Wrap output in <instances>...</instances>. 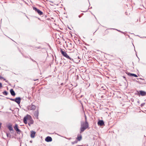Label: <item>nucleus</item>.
<instances>
[{"instance_id": "nucleus-1", "label": "nucleus", "mask_w": 146, "mask_h": 146, "mask_svg": "<svg viewBox=\"0 0 146 146\" xmlns=\"http://www.w3.org/2000/svg\"><path fill=\"white\" fill-rule=\"evenodd\" d=\"M81 125L80 133L83 132L86 129L88 128L89 126L88 122H81Z\"/></svg>"}, {"instance_id": "nucleus-2", "label": "nucleus", "mask_w": 146, "mask_h": 146, "mask_svg": "<svg viewBox=\"0 0 146 146\" xmlns=\"http://www.w3.org/2000/svg\"><path fill=\"white\" fill-rule=\"evenodd\" d=\"M32 119V117L30 115L27 114L24 117L23 119L24 122L26 124L27 123V120L29 121Z\"/></svg>"}, {"instance_id": "nucleus-3", "label": "nucleus", "mask_w": 146, "mask_h": 146, "mask_svg": "<svg viewBox=\"0 0 146 146\" xmlns=\"http://www.w3.org/2000/svg\"><path fill=\"white\" fill-rule=\"evenodd\" d=\"M33 9L39 15H42L43 14V13L42 12L40 11L39 9H37L36 8L33 7Z\"/></svg>"}, {"instance_id": "nucleus-4", "label": "nucleus", "mask_w": 146, "mask_h": 146, "mask_svg": "<svg viewBox=\"0 0 146 146\" xmlns=\"http://www.w3.org/2000/svg\"><path fill=\"white\" fill-rule=\"evenodd\" d=\"M14 128L17 131V133L19 134H20L21 131L18 129L17 124H16L15 126H14Z\"/></svg>"}, {"instance_id": "nucleus-5", "label": "nucleus", "mask_w": 146, "mask_h": 146, "mask_svg": "<svg viewBox=\"0 0 146 146\" xmlns=\"http://www.w3.org/2000/svg\"><path fill=\"white\" fill-rule=\"evenodd\" d=\"M60 52L62 54L64 57L67 58V57H69V56L64 51H63L61 49L60 50Z\"/></svg>"}, {"instance_id": "nucleus-6", "label": "nucleus", "mask_w": 146, "mask_h": 146, "mask_svg": "<svg viewBox=\"0 0 146 146\" xmlns=\"http://www.w3.org/2000/svg\"><path fill=\"white\" fill-rule=\"evenodd\" d=\"M7 127L8 128V129L9 130L11 131H12L13 132V129L12 125L11 124H9L7 126Z\"/></svg>"}, {"instance_id": "nucleus-7", "label": "nucleus", "mask_w": 146, "mask_h": 146, "mask_svg": "<svg viewBox=\"0 0 146 146\" xmlns=\"http://www.w3.org/2000/svg\"><path fill=\"white\" fill-rule=\"evenodd\" d=\"M21 101V98L19 97L16 98H15V102H16L18 104H20Z\"/></svg>"}, {"instance_id": "nucleus-8", "label": "nucleus", "mask_w": 146, "mask_h": 146, "mask_svg": "<svg viewBox=\"0 0 146 146\" xmlns=\"http://www.w3.org/2000/svg\"><path fill=\"white\" fill-rule=\"evenodd\" d=\"M45 140L46 142H49L51 141H52V139L51 137L48 136L46 138Z\"/></svg>"}, {"instance_id": "nucleus-9", "label": "nucleus", "mask_w": 146, "mask_h": 146, "mask_svg": "<svg viewBox=\"0 0 146 146\" xmlns=\"http://www.w3.org/2000/svg\"><path fill=\"white\" fill-rule=\"evenodd\" d=\"M98 124L99 125L102 126L104 125V122L102 120H99L98 122Z\"/></svg>"}, {"instance_id": "nucleus-10", "label": "nucleus", "mask_w": 146, "mask_h": 146, "mask_svg": "<svg viewBox=\"0 0 146 146\" xmlns=\"http://www.w3.org/2000/svg\"><path fill=\"white\" fill-rule=\"evenodd\" d=\"M36 133V132L35 131H31V137L32 138H34L35 137V134Z\"/></svg>"}, {"instance_id": "nucleus-11", "label": "nucleus", "mask_w": 146, "mask_h": 146, "mask_svg": "<svg viewBox=\"0 0 146 146\" xmlns=\"http://www.w3.org/2000/svg\"><path fill=\"white\" fill-rule=\"evenodd\" d=\"M36 107L34 105L32 104L31 106H30V110H35L36 109Z\"/></svg>"}, {"instance_id": "nucleus-12", "label": "nucleus", "mask_w": 146, "mask_h": 146, "mask_svg": "<svg viewBox=\"0 0 146 146\" xmlns=\"http://www.w3.org/2000/svg\"><path fill=\"white\" fill-rule=\"evenodd\" d=\"M139 94L141 96H145L146 95V92L144 91H139Z\"/></svg>"}, {"instance_id": "nucleus-13", "label": "nucleus", "mask_w": 146, "mask_h": 146, "mask_svg": "<svg viewBox=\"0 0 146 146\" xmlns=\"http://www.w3.org/2000/svg\"><path fill=\"white\" fill-rule=\"evenodd\" d=\"M39 112L38 110L35 111L34 113V116L37 118H38V115Z\"/></svg>"}, {"instance_id": "nucleus-14", "label": "nucleus", "mask_w": 146, "mask_h": 146, "mask_svg": "<svg viewBox=\"0 0 146 146\" xmlns=\"http://www.w3.org/2000/svg\"><path fill=\"white\" fill-rule=\"evenodd\" d=\"M10 92L11 95L13 96H15V92L13 89H11L10 90Z\"/></svg>"}, {"instance_id": "nucleus-15", "label": "nucleus", "mask_w": 146, "mask_h": 146, "mask_svg": "<svg viewBox=\"0 0 146 146\" xmlns=\"http://www.w3.org/2000/svg\"><path fill=\"white\" fill-rule=\"evenodd\" d=\"M67 58L70 60L69 61V62L71 63H72V62H74V60L73 59L71 58L69 56V57H67Z\"/></svg>"}, {"instance_id": "nucleus-16", "label": "nucleus", "mask_w": 146, "mask_h": 146, "mask_svg": "<svg viewBox=\"0 0 146 146\" xmlns=\"http://www.w3.org/2000/svg\"><path fill=\"white\" fill-rule=\"evenodd\" d=\"M29 122L28 123V125L30 126L31 125L33 124V123L34 121L33 119H31L30 121H29Z\"/></svg>"}, {"instance_id": "nucleus-17", "label": "nucleus", "mask_w": 146, "mask_h": 146, "mask_svg": "<svg viewBox=\"0 0 146 146\" xmlns=\"http://www.w3.org/2000/svg\"><path fill=\"white\" fill-rule=\"evenodd\" d=\"M128 75L129 76H133L135 77H137V75H136L135 74H134L129 73L128 74Z\"/></svg>"}, {"instance_id": "nucleus-18", "label": "nucleus", "mask_w": 146, "mask_h": 146, "mask_svg": "<svg viewBox=\"0 0 146 146\" xmlns=\"http://www.w3.org/2000/svg\"><path fill=\"white\" fill-rule=\"evenodd\" d=\"M82 139V136L81 135L78 136L77 139L78 140V141H80Z\"/></svg>"}, {"instance_id": "nucleus-19", "label": "nucleus", "mask_w": 146, "mask_h": 146, "mask_svg": "<svg viewBox=\"0 0 146 146\" xmlns=\"http://www.w3.org/2000/svg\"><path fill=\"white\" fill-rule=\"evenodd\" d=\"M3 94L5 95H7L8 94V92L6 91H4L3 92Z\"/></svg>"}, {"instance_id": "nucleus-20", "label": "nucleus", "mask_w": 146, "mask_h": 146, "mask_svg": "<svg viewBox=\"0 0 146 146\" xmlns=\"http://www.w3.org/2000/svg\"><path fill=\"white\" fill-rule=\"evenodd\" d=\"M77 143V140H75V141L73 142H72L71 143L72 145L74 144H75Z\"/></svg>"}, {"instance_id": "nucleus-21", "label": "nucleus", "mask_w": 146, "mask_h": 146, "mask_svg": "<svg viewBox=\"0 0 146 146\" xmlns=\"http://www.w3.org/2000/svg\"><path fill=\"white\" fill-rule=\"evenodd\" d=\"M7 98L9 99L11 101H14V102L15 101V99L9 98Z\"/></svg>"}, {"instance_id": "nucleus-22", "label": "nucleus", "mask_w": 146, "mask_h": 146, "mask_svg": "<svg viewBox=\"0 0 146 146\" xmlns=\"http://www.w3.org/2000/svg\"><path fill=\"white\" fill-rule=\"evenodd\" d=\"M0 79H3L4 80H6V79H5L3 77L1 76H0Z\"/></svg>"}, {"instance_id": "nucleus-23", "label": "nucleus", "mask_w": 146, "mask_h": 146, "mask_svg": "<svg viewBox=\"0 0 146 146\" xmlns=\"http://www.w3.org/2000/svg\"><path fill=\"white\" fill-rule=\"evenodd\" d=\"M85 122H87V117H86V115H85Z\"/></svg>"}, {"instance_id": "nucleus-24", "label": "nucleus", "mask_w": 146, "mask_h": 146, "mask_svg": "<svg viewBox=\"0 0 146 146\" xmlns=\"http://www.w3.org/2000/svg\"><path fill=\"white\" fill-rule=\"evenodd\" d=\"M144 104H145V103H142V104H141V107H142V106H144Z\"/></svg>"}, {"instance_id": "nucleus-25", "label": "nucleus", "mask_w": 146, "mask_h": 146, "mask_svg": "<svg viewBox=\"0 0 146 146\" xmlns=\"http://www.w3.org/2000/svg\"><path fill=\"white\" fill-rule=\"evenodd\" d=\"M7 137H9V136H11L10 135V134H9V133H7Z\"/></svg>"}, {"instance_id": "nucleus-26", "label": "nucleus", "mask_w": 146, "mask_h": 146, "mask_svg": "<svg viewBox=\"0 0 146 146\" xmlns=\"http://www.w3.org/2000/svg\"><path fill=\"white\" fill-rule=\"evenodd\" d=\"M2 87V84L0 82V88H1Z\"/></svg>"}, {"instance_id": "nucleus-27", "label": "nucleus", "mask_w": 146, "mask_h": 146, "mask_svg": "<svg viewBox=\"0 0 146 146\" xmlns=\"http://www.w3.org/2000/svg\"><path fill=\"white\" fill-rule=\"evenodd\" d=\"M1 124H2V123H0V129L1 128Z\"/></svg>"}, {"instance_id": "nucleus-28", "label": "nucleus", "mask_w": 146, "mask_h": 146, "mask_svg": "<svg viewBox=\"0 0 146 146\" xmlns=\"http://www.w3.org/2000/svg\"><path fill=\"white\" fill-rule=\"evenodd\" d=\"M38 80V79H36V80H34L35 81L37 80Z\"/></svg>"}, {"instance_id": "nucleus-29", "label": "nucleus", "mask_w": 146, "mask_h": 146, "mask_svg": "<svg viewBox=\"0 0 146 146\" xmlns=\"http://www.w3.org/2000/svg\"><path fill=\"white\" fill-rule=\"evenodd\" d=\"M123 77V78H125V77H124V76Z\"/></svg>"}, {"instance_id": "nucleus-30", "label": "nucleus", "mask_w": 146, "mask_h": 146, "mask_svg": "<svg viewBox=\"0 0 146 146\" xmlns=\"http://www.w3.org/2000/svg\"><path fill=\"white\" fill-rule=\"evenodd\" d=\"M71 139V138H70L69 139Z\"/></svg>"}, {"instance_id": "nucleus-31", "label": "nucleus", "mask_w": 146, "mask_h": 146, "mask_svg": "<svg viewBox=\"0 0 146 146\" xmlns=\"http://www.w3.org/2000/svg\"><path fill=\"white\" fill-rule=\"evenodd\" d=\"M79 146H83L82 145H79Z\"/></svg>"}]
</instances>
